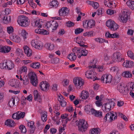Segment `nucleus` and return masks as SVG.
I'll return each instance as SVG.
<instances>
[{
  "instance_id": "24",
  "label": "nucleus",
  "mask_w": 134,
  "mask_h": 134,
  "mask_svg": "<svg viewBox=\"0 0 134 134\" xmlns=\"http://www.w3.org/2000/svg\"><path fill=\"white\" fill-rule=\"evenodd\" d=\"M3 23L4 24H8L10 23L11 21V18L10 16H5L2 19Z\"/></svg>"
},
{
  "instance_id": "53",
  "label": "nucleus",
  "mask_w": 134,
  "mask_h": 134,
  "mask_svg": "<svg viewBox=\"0 0 134 134\" xmlns=\"http://www.w3.org/2000/svg\"><path fill=\"white\" fill-rule=\"evenodd\" d=\"M83 31V29L78 28L75 30V32L76 34L77 35L81 33Z\"/></svg>"
},
{
  "instance_id": "13",
  "label": "nucleus",
  "mask_w": 134,
  "mask_h": 134,
  "mask_svg": "<svg viewBox=\"0 0 134 134\" xmlns=\"http://www.w3.org/2000/svg\"><path fill=\"white\" fill-rule=\"evenodd\" d=\"M69 12V10L67 8L63 7L59 10V15L60 16H66L68 14Z\"/></svg>"
},
{
  "instance_id": "12",
  "label": "nucleus",
  "mask_w": 134,
  "mask_h": 134,
  "mask_svg": "<svg viewBox=\"0 0 134 134\" xmlns=\"http://www.w3.org/2000/svg\"><path fill=\"white\" fill-rule=\"evenodd\" d=\"M115 103L112 101H109L105 104L104 107V109H103L104 111L108 112L114 106Z\"/></svg>"
},
{
  "instance_id": "49",
  "label": "nucleus",
  "mask_w": 134,
  "mask_h": 134,
  "mask_svg": "<svg viewBox=\"0 0 134 134\" xmlns=\"http://www.w3.org/2000/svg\"><path fill=\"white\" fill-rule=\"evenodd\" d=\"M37 126L39 130H42L43 127V125L41 124V121H38L37 122Z\"/></svg>"
},
{
  "instance_id": "54",
  "label": "nucleus",
  "mask_w": 134,
  "mask_h": 134,
  "mask_svg": "<svg viewBox=\"0 0 134 134\" xmlns=\"http://www.w3.org/2000/svg\"><path fill=\"white\" fill-rule=\"evenodd\" d=\"M47 115L45 113H43L41 115L42 120L44 122H45L47 120Z\"/></svg>"
},
{
  "instance_id": "41",
  "label": "nucleus",
  "mask_w": 134,
  "mask_h": 134,
  "mask_svg": "<svg viewBox=\"0 0 134 134\" xmlns=\"http://www.w3.org/2000/svg\"><path fill=\"white\" fill-rule=\"evenodd\" d=\"M31 67L34 69L38 68L40 66V64L38 62H35L31 64Z\"/></svg>"
},
{
  "instance_id": "10",
  "label": "nucleus",
  "mask_w": 134,
  "mask_h": 134,
  "mask_svg": "<svg viewBox=\"0 0 134 134\" xmlns=\"http://www.w3.org/2000/svg\"><path fill=\"white\" fill-rule=\"evenodd\" d=\"M112 59L113 61L114 62H120L122 59L121 54L118 52H115L112 55Z\"/></svg>"
},
{
  "instance_id": "20",
  "label": "nucleus",
  "mask_w": 134,
  "mask_h": 134,
  "mask_svg": "<svg viewBox=\"0 0 134 134\" xmlns=\"http://www.w3.org/2000/svg\"><path fill=\"white\" fill-rule=\"evenodd\" d=\"M34 94L35 97L34 100H37V101L39 102H41L42 99L40 95L39 94L37 90H34Z\"/></svg>"
},
{
  "instance_id": "47",
  "label": "nucleus",
  "mask_w": 134,
  "mask_h": 134,
  "mask_svg": "<svg viewBox=\"0 0 134 134\" xmlns=\"http://www.w3.org/2000/svg\"><path fill=\"white\" fill-rule=\"evenodd\" d=\"M7 32L9 34L12 33L14 31L13 28L11 26H8L7 27Z\"/></svg>"
},
{
  "instance_id": "6",
  "label": "nucleus",
  "mask_w": 134,
  "mask_h": 134,
  "mask_svg": "<svg viewBox=\"0 0 134 134\" xmlns=\"http://www.w3.org/2000/svg\"><path fill=\"white\" fill-rule=\"evenodd\" d=\"M117 87L118 90L123 95H126L128 93L129 89L125 84H118Z\"/></svg>"
},
{
  "instance_id": "37",
  "label": "nucleus",
  "mask_w": 134,
  "mask_h": 134,
  "mask_svg": "<svg viewBox=\"0 0 134 134\" xmlns=\"http://www.w3.org/2000/svg\"><path fill=\"white\" fill-rule=\"evenodd\" d=\"M114 21L111 20H110L107 21L106 22V25L110 29L112 27L113 24H114Z\"/></svg>"
},
{
  "instance_id": "9",
  "label": "nucleus",
  "mask_w": 134,
  "mask_h": 134,
  "mask_svg": "<svg viewBox=\"0 0 134 134\" xmlns=\"http://www.w3.org/2000/svg\"><path fill=\"white\" fill-rule=\"evenodd\" d=\"M117 115L115 116L114 114L110 112H109L107 114L104 118V121L105 122L107 121L111 122L117 119Z\"/></svg>"
},
{
  "instance_id": "64",
  "label": "nucleus",
  "mask_w": 134,
  "mask_h": 134,
  "mask_svg": "<svg viewBox=\"0 0 134 134\" xmlns=\"http://www.w3.org/2000/svg\"><path fill=\"white\" fill-rule=\"evenodd\" d=\"M64 33V29H61L59 30L58 34L59 35H63Z\"/></svg>"
},
{
  "instance_id": "61",
  "label": "nucleus",
  "mask_w": 134,
  "mask_h": 134,
  "mask_svg": "<svg viewBox=\"0 0 134 134\" xmlns=\"http://www.w3.org/2000/svg\"><path fill=\"white\" fill-rule=\"evenodd\" d=\"M119 37V35L116 33H114L113 34H111V37L112 38H118Z\"/></svg>"
},
{
  "instance_id": "2",
  "label": "nucleus",
  "mask_w": 134,
  "mask_h": 134,
  "mask_svg": "<svg viewBox=\"0 0 134 134\" xmlns=\"http://www.w3.org/2000/svg\"><path fill=\"white\" fill-rule=\"evenodd\" d=\"M96 63V61L94 60H93V62L91 63V64L92 65L89 66V69L90 70L89 71L86 72L85 73L86 76L87 78L92 79L96 77V73L93 70L94 68H96V66L95 65Z\"/></svg>"
},
{
  "instance_id": "60",
  "label": "nucleus",
  "mask_w": 134,
  "mask_h": 134,
  "mask_svg": "<svg viewBox=\"0 0 134 134\" xmlns=\"http://www.w3.org/2000/svg\"><path fill=\"white\" fill-rule=\"evenodd\" d=\"M66 25L68 27H70L74 26V23L71 21H68L67 22Z\"/></svg>"
},
{
  "instance_id": "18",
  "label": "nucleus",
  "mask_w": 134,
  "mask_h": 134,
  "mask_svg": "<svg viewBox=\"0 0 134 134\" xmlns=\"http://www.w3.org/2000/svg\"><path fill=\"white\" fill-rule=\"evenodd\" d=\"M24 52L27 57H30L32 54V50L27 46H25L24 47Z\"/></svg>"
},
{
  "instance_id": "17",
  "label": "nucleus",
  "mask_w": 134,
  "mask_h": 134,
  "mask_svg": "<svg viewBox=\"0 0 134 134\" xmlns=\"http://www.w3.org/2000/svg\"><path fill=\"white\" fill-rule=\"evenodd\" d=\"M122 65L126 68H131L134 65V63L132 61L126 60L123 63Z\"/></svg>"
},
{
  "instance_id": "57",
  "label": "nucleus",
  "mask_w": 134,
  "mask_h": 134,
  "mask_svg": "<svg viewBox=\"0 0 134 134\" xmlns=\"http://www.w3.org/2000/svg\"><path fill=\"white\" fill-rule=\"evenodd\" d=\"M88 20H85L83 21V26L85 28L88 29Z\"/></svg>"
},
{
  "instance_id": "62",
  "label": "nucleus",
  "mask_w": 134,
  "mask_h": 134,
  "mask_svg": "<svg viewBox=\"0 0 134 134\" xmlns=\"http://www.w3.org/2000/svg\"><path fill=\"white\" fill-rule=\"evenodd\" d=\"M97 68L98 71L99 72H102L105 69L103 66H98Z\"/></svg>"
},
{
  "instance_id": "1",
  "label": "nucleus",
  "mask_w": 134,
  "mask_h": 134,
  "mask_svg": "<svg viewBox=\"0 0 134 134\" xmlns=\"http://www.w3.org/2000/svg\"><path fill=\"white\" fill-rule=\"evenodd\" d=\"M73 51L74 53H71L69 54L67 56V58L71 61H74L76 58V54L77 56L80 58L81 56H86L88 54V51L86 49H82V48H79L75 47Z\"/></svg>"
},
{
  "instance_id": "59",
  "label": "nucleus",
  "mask_w": 134,
  "mask_h": 134,
  "mask_svg": "<svg viewBox=\"0 0 134 134\" xmlns=\"http://www.w3.org/2000/svg\"><path fill=\"white\" fill-rule=\"evenodd\" d=\"M104 12L103 11L102 8L98 9L97 12V14L98 15H100L102 14Z\"/></svg>"
},
{
  "instance_id": "34",
  "label": "nucleus",
  "mask_w": 134,
  "mask_h": 134,
  "mask_svg": "<svg viewBox=\"0 0 134 134\" xmlns=\"http://www.w3.org/2000/svg\"><path fill=\"white\" fill-rule=\"evenodd\" d=\"M94 40L96 42H98L100 43H103L104 42L108 43V40H105L104 39L100 37L96 38L94 39Z\"/></svg>"
},
{
  "instance_id": "27",
  "label": "nucleus",
  "mask_w": 134,
  "mask_h": 134,
  "mask_svg": "<svg viewBox=\"0 0 134 134\" xmlns=\"http://www.w3.org/2000/svg\"><path fill=\"white\" fill-rule=\"evenodd\" d=\"M33 23L35 24L34 26L38 28H41L42 27V22L39 19H37L34 20Z\"/></svg>"
},
{
  "instance_id": "38",
  "label": "nucleus",
  "mask_w": 134,
  "mask_h": 134,
  "mask_svg": "<svg viewBox=\"0 0 134 134\" xmlns=\"http://www.w3.org/2000/svg\"><path fill=\"white\" fill-rule=\"evenodd\" d=\"M100 129L98 128L93 129L90 131V134H99Z\"/></svg>"
},
{
  "instance_id": "30",
  "label": "nucleus",
  "mask_w": 134,
  "mask_h": 134,
  "mask_svg": "<svg viewBox=\"0 0 134 134\" xmlns=\"http://www.w3.org/2000/svg\"><path fill=\"white\" fill-rule=\"evenodd\" d=\"M87 3L88 4L92 5L95 9H97L99 7V4L97 2L88 1H87Z\"/></svg>"
},
{
  "instance_id": "40",
  "label": "nucleus",
  "mask_w": 134,
  "mask_h": 134,
  "mask_svg": "<svg viewBox=\"0 0 134 134\" xmlns=\"http://www.w3.org/2000/svg\"><path fill=\"white\" fill-rule=\"evenodd\" d=\"M45 46L47 49L50 50H52L54 48V45L53 44L47 43L45 44Z\"/></svg>"
},
{
  "instance_id": "63",
  "label": "nucleus",
  "mask_w": 134,
  "mask_h": 134,
  "mask_svg": "<svg viewBox=\"0 0 134 134\" xmlns=\"http://www.w3.org/2000/svg\"><path fill=\"white\" fill-rule=\"evenodd\" d=\"M17 112L14 113L12 115V118L14 119L19 120V117H18Z\"/></svg>"
},
{
  "instance_id": "15",
  "label": "nucleus",
  "mask_w": 134,
  "mask_h": 134,
  "mask_svg": "<svg viewBox=\"0 0 134 134\" xmlns=\"http://www.w3.org/2000/svg\"><path fill=\"white\" fill-rule=\"evenodd\" d=\"M105 78V80L103 82L104 83H110L112 81V77L111 75L110 74H105L103 75L102 76V80L103 81L104 79Z\"/></svg>"
},
{
  "instance_id": "25",
  "label": "nucleus",
  "mask_w": 134,
  "mask_h": 134,
  "mask_svg": "<svg viewBox=\"0 0 134 134\" xmlns=\"http://www.w3.org/2000/svg\"><path fill=\"white\" fill-rule=\"evenodd\" d=\"M104 3L106 6L110 8H113V0H104Z\"/></svg>"
},
{
  "instance_id": "22",
  "label": "nucleus",
  "mask_w": 134,
  "mask_h": 134,
  "mask_svg": "<svg viewBox=\"0 0 134 134\" xmlns=\"http://www.w3.org/2000/svg\"><path fill=\"white\" fill-rule=\"evenodd\" d=\"M1 48L0 52L3 53H8L9 52L11 49V48L10 47L5 46H1Z\"/></svg>"
},
{
  "instance_id": "39",
  "label": "nucleus",
  "mask_w": 134,
  "mask_h": 134,
  "mask_svg": "<svg viewBox=\"0 0 134 134\" xmlns=\"http://www.w3.org/2000/svg\"><path fill=\"white\" fill-rule=\"evenodd\" d=\"M111 71L117 74L119 70L118 67L116 66H114L111 67L110 69Z\"/></svg>"
},
{
  "instance_id": "28",
  "label": "nucleus",
  "mask_w": 134,
  "mask_h": 134,
  "mask_svg": "<svg viewBox=\"0 0 134 134\" xmlns=\"http://www.w3.org/2000/svg\"><path fill=\"white\" fill-rule=\"evenodd\" d=\"M19 79L23 84H28L29 83V80L26 76H24L22 78L21 76L20 75Z\"/></svg>"
},
{
  "instance_id": "5",
  "label": "nucleus",
  "mask_w": 134,
  "mask_h": 134,
  "mask_svg": "<svg viewBox=\"0 0 134 134\" xmlns=\"http://www.w3.org/2000/svg\"><path fill=\"white\" fill-rule=\"evenodd\" d=\"M31 44L32 47L37 49L41 50L43 46V43L40 41L36 40H33L31 42Z\"/></svg>"
},
{
  "instance_id": "58",
  "label": "nucleus",
  "mask_w": 134,
  "mask_h": 134,
  "mask_svg": "<svg viewBox=\"0 0 134 134\" xmlns=\"http://www.w3.org/2000/svg\"><path fill=\"white\" fill-rule=\"evenodd\" d=\"M30 128L33 127L34 126H35L34 125V123L33 121L31 122H28L27 125Z\"/></svg>"
},
{
  "instance_id": "23",
  "label": "nucleus",
  "mask_w": 134,
  "mask_h": 134,
  "mask_svg": "<svg viewBox=\"0 0 134 134\" xmlns=\"http://www.w3.org/2000/svg\"><path fill=\"white\" fill-rule=\"evenodd\" d=\"M7 69L8 70H11L14 68V63L11 61H6Z\"/></svg>"
},
{
  "instance_id": "36",
  "label": "nucleus",
  "mask_w": 134,
  "mask_h": 134,
  "mask_svg": "<svg viewBox=\"0 0 134 134\" xmlns=\"http://www.w3.org/2000/svg\"><path fill=\"white\" fill-rule=\"evenodd\" d=\"M126 4L131 9H134V1H127Z\"/></svg>"
},
{
  "instance_id": "46",
  "label": "nucleus",
  "mask_w": 134,
  "mask_h": 134,
  "mask_svg": "<svg viewBox=\"0 0 134 134\" xmlns=\"http://www.w3.org/2000/svg\"><path fill=\"white\" fill-rule=\"evenodd\" d=\"M19 128L22 133H25L27 131L26 128L25 126L23 125H20L19 127Z\"/></svg>"
},
{
  "instance_id": "14",
  "label": "nucleus",
  "mask_w": 134,
  "mask_h": 134,
  "mask_svg": "<svg viewBox=\"0 0 134 134\" xmlns=\"http://www.w3.org/2000/svg\"><path fill=\"white\" fill-rule=\"evenodd\" d=\"M9 37L10 40L16 43H19L21 41V38L14 33L10 35Z\"/></svg>"
},
{
  "instance_id": "3",
  "label": "nucleus",
  "mask_w": 134,
  "mask_h": 134,
  "mask_svg": "<svg viewBox=\"0 0 134 134\" xmlns=\"http://www.w3.org/2000/svg\"><path fill=\"white\" fill-rule=\"evenodd\" d=\"M28 18L26 16L22 15L18 17L17 22L18 24L21 26L26 27L29 25Z\"/></svg>"
},
{
  "instance_id": "50",
  "label": "nucleus",
  "mask_w": 134,
  "mask_h": 134,
  "mask_svg": "<svg viewBox=\"0 0 134 134\" xmlns=\"http://www.w3.org/2000/svg\"><path fill=\"white\" fill-rule=\"evenodd\" d=\"M118 116H119L121 117L125 121H127L128 119L126 116L125 115H123L120 112H119L118 113Z\"/></svg>"
},
{
  "instance_id": "16",
  "label": "nucleus",
  "mask_w": 134,
  "mask_h": 134,
  "mask_svg": "<svg viewBox=\"0 0 134 134\" xmlns=\"http://www.w3.org/2000/svg\"><path fill=\"white\" fill-rule=\"evenodd\" d=\"M120 21L123 23H126L127 21L128 16L126 12H122L120 16Z\"/></svg>"
},
{
  "instance_id": "26",
  "label": "nucleus",
  "mask_w": 134,
  "mask_h": 134,
  "mask_svg": "<svg viewBox=\"0 0 134 134\" xmlns=\"http://www.w3.org/2000/svg\"><path fill=\"white\" fill-rule=\"evenodd\" d=\"M15 122L12 120L10 119L7 120L5 123V125L11 127L15 126Z\"/></svg>"
},
{
  "instance_id": "4",
  "label": "nucleus",
  "mask_w": 134,
  "mask_h": 134,
  "mask_svg": "<svg viewBox=\"0 0 134 134\" xmlns=\"http://www.w3.org/2000/svg\"><path fill=\"white\" fill-rule=\"evenodd\" d=\"M79 131L84 132L87 129L88 125L87 122L83 119L80 120L78 124Z\"/></svg>"
},
{
  "instance_id": "31",
  "label": "nucleus",
  "mask_w": 134,
  "mask_h": 134,
  "mask_svg": "<svg viewBox=\"0 0 134 134\" xmlns=\"http://www.w3.org/2000/svg\"><path fill=\"white\" fill-rule=\"evenodd\" d=\"M49 84H40V87L43 91H46L48 90L49 86Z\"/></svg>"
},
{
  "instance_id": "55",
  "label": "nucleus",
  "mask_w": 134,
  "mask_h": 134,
  "mask_svg": "<svg viewBox=\"0 0 134 134\" xmlns=\"http://www.w3.org/2000/svg\"><path fill=\"white\" fill-rule=\"evenodd\" d=\"M102 112L101 111H97V112H96L94 116L96 117L101 118L102 117Z\"/></svg>"
},
{
  "instance_id": "45",
  "label": "nucleus",
  "mask_w": 134,
  "mask_h": 134,
  "mask_svg": "<svg viewBox=\"0 0 134 134\" xmlns=\"http://www.w3.org/2000/svg\"><path fill=\"white\" fill-rule=\"evenodd\" d=\"M127 55L131 59L134 60V54L131 51H128L127 52Z\"/></svg>"
},
{
  "instance_id": "35",
  "label": "nucleus",
  "mask_w": 134,
  "mask_h": 134,
  "mask_svg": "<svg viewBox=\"0 0 134 134\" xmlns=\"http://www.w3.org/2000/svg\"><path fill=\"white\" fill-rule=\"evenodd\" d=\"M122 76L125 77L130 78L132 77V75L131 72L129 71H126L123 72Z\"/></svg>"
},
{
  "instance_id": "11",
  "label": "nucleus",
  "mask_w": 134,
  "mask_h": 134,
  "mask_svg": "<svg viewBox=\"0 0 134 134\" xmlns=\"http://www.w3.org/2000/svg\"><path fill=\"white\" fill-rule=\"evenodd\" d=\"M46 26L47 28L51 27L53 31H54L57 29L58 24L56 21H52L47 22L46 24Z\"/></svg>"
},
{
  "instance_id": "42",
  "label": "nucleus",
  "mask_w": 134,
  "mask_h": 134,
  "mask_svg": "<svg viewBox=\"0 0 134 134\" xmlns=\"http://www.w3.org/2000/svg\"><path fill=\"white\" fill-rule=\"evenodd\" d=\"M27 71V68L26 66H22L21 67L19 70V73L21 74L22 73H26Z\"/></svg>"
},
{
  "instance_id": "7",
  "label": "nucleus",
  "mask_w": 134,
  "mask_h": 134,
  "mask_svg": "<svg viewBox=\"0 0 134 134\" xmlns=\"http://www.w3.org/2000/svg\"><path fill=\"white\" fill-rule=\"evenodd\" d=\"M28 77L30 79L31 84H37L38 83L37 78L36 74L34 72H29L27 75Z\"/></svg>"
},
{
  "instance_id": "44",
  "label": "nucleus",
  "mask_w": 134,
  "mask_h": 134,
  "mask_svg": "<svg viewBox=\"0 0 134 134\" xmlns=\"http://www.w3.org/2000/svg\"><path fill=\"white\" fill-rule=\"evenodd\" d=\"M28 33L25 30L23 29L21 30V35L24 39H25L27 38V36Z\"/></svg>"
},
{
  "instance_id": "8",
  "label": "nucleus",
  "mask_w": 134,
  "mask_h": 134,
  "mask_svg": "<svg viewBox=\"0 0 134 134\" xmlns=\"http://www.w3.org/2000/svg\"><path fill=\"white\" fill-rule=\"evenodd\" d=\"M84 38L82 37H79L76 38V40L75 39V41L76 43L78 44L82 48H82V49H85V48L87 47L88 46L86 43L85 42L83 41H84Z\"/></svg>"
},
{
  "instance_id": "56",
  "label": "nucleus",
  "mask_w": 134,
  "mask_h": 134,
  "mask_svg": "<svg viewBox=\"0 0 134 134\" xmlns=\"http://www.w3.org/2000/svg\"><path fill=\"white\" fill-rule=\"evenodd\" d=\"M115 12L113 10L110 9H108L107 11V13L110 15H112Z\"/></svg>"
},
{
  "instance_id": "51",
  "label": "nucleus",
  "mask_w": 134,
  "mask_h": 134,
  "mask_svg": "<svg viewBox=\"0 0 134 134\" xmlns=\"http://www.w3.org/2000/svg\"><path fill=\"white\" fill-rule=\"evenodd\" d=\"M18 117H19V119H20V118H23L25 115V112H20L18 111L17 112Z\"/></svg>"
},
{
  "instance_id": "48",
  "label": "nucleus",
  "mask_w": 134,
  "mask_h": 134,
  "mask_svg": "<svg viewBox=\"0 0 134 134\" xmlns=\"http://www.w3.org/2000/svg\"><path fill=\"white\" fill-rule=\"evenodd\" d=\"M119 27L118 25L114 22V24H113L112 27H111L110 29L111 30L114 31L117 30Z\"/></svg>"
},
{
  "instance_id": "33",
  "label": "nucleus",
  "mask_w": 134,
  "mask_h": 134,
  "mask_svg": "<svg viewBox=\"0 0 134 134\" xmlns=\"http://www.w3.org/2000/svg\"><path fill=\"white\" fill-rule=\"evenodd\" d=\"M88 29H90L93 28L95 25V21L94 20H90L88 21Z\"/></svg>"
},
{
  "instance_id": "43",
  "label": "nucleus",
  "mask_w": 134,
  "mask_h": 134,
  "mask_svg": "<svg viewBox=\"0 0 134 134\" xmlns=\"http://www.w3.org/2000/svg\"><path fill=\"white\" fill-rule=\"evenodd\" d=\"M50 6H52V7L56 8L59 4L58 2L56 0L52 1L49 3Z\"/></svg>"
},
{
  "instance_id": "32",
  "label": "nucleus",
  "mask_w": 134,
  "mask_h": 134,
  "mask_svg": "<svg viewBox=\"0 0 134 134\" xmlns=\"http://www.w3.org/2000/svg\"><path fill=\"white\" fill-rule=\"evenodd\" d=\"M81 97L82 99H87L89 96V94L87 91H83L81 92Z\"/></svg>"
},
{
  "instance_id": "21",
  "label": "nucleus",
  "mask_w": 134,
  "mask_h": 134,
  "mask_svg": "<svg viewBox=\"0 0 134 134\" xmlns=\"http://www.w3.org/2000/svg\"><path fill=\"white\" fill-rule=\"evenodd\" d=\"M74 84H84V80L81 78L79 77H74L73 80Z\"/></svg>"
},
{
  "instance_id": "19",
  "label": "nucleus",
  "mask_w": 134,
  "mask_h": 134,
  "mask_svg": "<svg viewBox=\"0 0 134 134\" xmlns=\"http://www.w3.org/2000/svg\"><path fill=\"white\" fill-rule=\"evenodd\" d=\"M35 32L37 34L43 35H46L49 34V33L47 31L44 29H37L35 30Z\"/></svg>"
},
{
  "instance_id": "52",
  "label": "nucleus",
  "mask_w": 134,
  "mask_h": 134,
  "mask_svg": "<svg viewBox=\"0 0 134 134\" xmlns=\"http://www.w3.org/2000/svg\"><path fill=\"white\" fill-rule=\"evenodd\" d=\"M15 102L13 98H12L9 102V105L10 107H13L15 104Z\"/></svg>"
},
{
  "instance_id": "29",
  "label": "nucleus",
  "mask_w": 134,
  "mask_h": 134,
  "mask_svg": "<svg viewBox=\"0 0 134 134\" xmlns=\"http://www.w3.org/2000/svg\"><path fill=\"white\" fill-rule=\"evenodd\" d=\"M95 35V32L92 31H88L83 34V36L88 37H92Z\"/></svg>"
}]
</instances>
